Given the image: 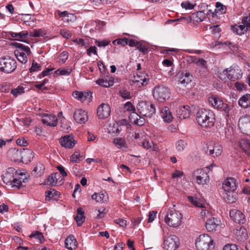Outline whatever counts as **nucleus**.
I'll use <instances>...</instances> for the list:
<instances>
[{
  "label": "nucleus",
  "instance_id": "40",
  "mask_svg": "<svg viewBox=\"0 0 250 250\" xmlns=\"http://www.w3.org/2000/svg\"><path fill=\"white\" fill-rule=\"evenodd\" d=\"M187 143L184 140H179L176 143V148L179 151H182L186 147Z\"/></svg>",
  "mask_w": 250,
  "mask_h": 250
},
{
  "label": "nucleus",
  "instance_id": "48",
  "mask_svg": "<svg viewBox=\"0 0 250 250\" xmlns=\"http://www.w3.org/2000/svg\"><path fill=\"white\" fill-rule=\"evenodd\" d=\"M58 13L60 17L64 18V21H68L69 17H73L74 15L68 14L66 11L61 12L60 10H58Z\"/></svg>",
  "mask_w": 250,
  "mask_h": 250
},
{
  "label": "nucleus",
  "instance_id": "61",
  "mask_svg": "<svg viewBox=\"0 0 250 250\" xmlns=\"http://www.w3.org/2000/svg\"><path fill=\"white\" fill-rule=\"evenodd\" d=\"M209 29L211 30V32L214 34H215L216 33H219L221 31L219 25H216L210 26Z\"/></svg>",
  "mask_w": 250,
  "mask_h": 250
},
{
  "label": "nucleus",
  "instance_id": "25",
  "mask_svg": "<svg viewBox=\"0 0 250 250\" xmlns=\"http://www.w3.org/2000/svg\"><path fill=\"white\" fill-rule=\"evenodd\" d=\"M78 243L73 235H69L65 240V246L69 250H75L77 248Z\"/></svg>",
  "mask_w": 250,
  "mask_h": 250
},
{
  "label": "nucleus",
  "instance_id": "7",
  "mask_svg": "<svg viewBox=\"0 0 250 250\" xmlns=\"http://www.w3.org/2000/svg\"><path fill=\"white\" fill-rule=\"evenodd\" d=\"M17 68V62L10 57L0 59V70L6 73H10Z\"/></svg>",
  "mask_w": 250,
  "mask_h": 250
},
{
  "label": "nucleus",
  "instance_id": "64",
  "mask_svg": "<svg viewBox=\"0 0 250 250\" xmlns=\"http://www.w3.org/2000/svg\"><path fill=\"white\" fill-rule=\"evenodd\" d=\"M114 222L120 225L122 227H125L126 225V221L123 219H118L114 221Z\"/></svg>",
  "mask_w": 250,
  "mask_h": 250
},
{
  "label": "nucleus",
  "instance_id": "24",
  "mask_svg": "<svg viewBox=\"0 0 250 250\" xmlns=\"http://www.w3.org/2000/svg\"><path fill=\"white\" fill-rule=\"evenodd\" d=\"M42 121L43 124L50 126H55L57 125V118L55 115H44Z\"/></svg>",
  "mask_w": 250,
  "mask_h": 250
},
{
  "label": "nucleus",
  "instance_id": "32",
  "mask_svg": "<svg viewBox=\"0 0 250 250\" xmlns=\"http://www.w3.org/2000/svg\"><path fill=\"white\" fill-rule=\"evenodd\" d=\"M77 215L74 218L78 226H81L85 220V217L84 215V211L81 208H79L77 209Z\"/></svg>",
  "mask_w": 250,
  "mask_h": 250
},
{
  "label": "nucleus",
  "instance_id": "45",
  "mask_svg": "<svg viewBox=\"0 0 250 250\" xmlns=\"http://www.w3.org/2000/svg\"><path fill=\"white\" fill-rule=\"evenodd\" d=\"M113 43L115 45H121L122 46H125L128 44V39L126 38H119L113 41Z\"/></svg>",
  "mask_w": 250,
  "mask_h": 250
},
{
  "label": "nucleus",
  "instance_id": "12",
  "mask_svg": "<svg viewBox=\"0 0 250 250\" xmlns=\"http://www.w3.org/2000/svg\"><path fill=\"white\" fill-rule=\"evenodd\" d=\"M229 215L232 220L239 224H244L246 221L245 216L243 213L241 211L236 209L231 210Z\"/></svg>",
  "mask_w": 250,
  "mask_h": 250
},
{
  "label": "nucleus",
  "instance_id": "38",
  "mask_svg": "<svg viewBox=\"0 0 250 250\" xmlns=\"http://www.w3.org/2000/svg\"><path fill=\"white\" fill-rule=\"evenodd\" d=\"M45 168V166L43 164L39 163L37 164L34 171L37 172V175L41 176L44 173Z\"/></svg>",
  "mask_w": 250,
  "mask_h": 250
},
{
  "label": "nucleus",
  "instance_id": "26",
  "mask_svg": "<svg viewBox=\"0 0 250 250\" xmlns=\"http://www.w3.org/2000/svg\"><path fill=\"white\" fill-rule=\"evenodd\" d=\"M176 112L180 119H186L189 116L190 107L188 105L180 106L177 108Z\"/></svg>",
  "mask_w": 250,
  "mask_h": 250
},
{
  "label": "nucleus",
  "instance_id": "16",
  "mask_svg": "<svg viewBox=\"0 0 250 250\" xmlns=\"http://www.w3.org/2000/svg\"><path fill=\"white\" fill-rule=\"evenodd\" d=\"M60 143L62 147L71 148L74 146L76 141L72 135H65L59 139Z\"/></svg>",
  "mask_w": 250,
  "mask_h": 250
},
{
  "label": "nucleus",
  "instance_id": "8",
  "mask_svg": "<svg viewBox=\"0 0 250 250\" xmlns=\"http://www.w3.org/2000/svg\"><path fill=\"white\" fill-rule=\"evenodd\" d=\"M242 23L243 24L232 25L231 27L232 31L239 35L244 34L250 30V14L249 16L242 19Z\"/></svg>",
  "mask_w": 250,
  "mask_h": 250
},
{
  "label": "nucleus",
  "instance_id": "22",
  "mask_svg": "<svg viewBox=\"0 0 250 250\" xmlns=\"http://www.w3.org/2000/svg\"><path fill=\"white\" fill-rule=\"evenodd\" d=\"M73 117L76 122L79 124L84 123L88 119L86 112L82 109L76 110Z\"/></svg>",
  "mask_w": 250,
  "mask_h": 250
},
{
  "label": "nucleus",
  "instance_id": "21",
  "mask_svg": "<svg viewBox=\"0 0 250 250\" xmlns=\"http://www.w3.org/2000/svg\"><path fill=\"white\" fill-rule=\"evenodd\" d=\"M7 35H10L12 38H9L10 40H16L25 42V40L23 39L27 38L28 33L27 31H24L20 32H14L9 31L7 32Z\"/></svg>",
  "mask_w": 250,
  "mask_h": 250
},
{
  "label": "nucleus",
  "instance_id": "47",
  "mask_svg": "<svg viewBox=\"0 0 250 250\" xmlns=\"http://www.w3.org/2000/svg\"><path fill=\"white\" fill-rule=\"evenodd\" d=\"M13 188H16L18 189L20 188L22 186V181L21 179L15 177L12 181V184H11Z\"/></svg>",
  "mask_w": 250,
  "mask_h": 250
},
{
  "label": "nucleus",
  "instance_id": "42",
  "mask_svg": "<svg viewBox=\"0 0 250 250\" xmlns=\"http://www.w3.org/2000/svg\"><path fill=\"white\" fill-rule=\"evenodd\" d=\"M226 7L222 3L220 2L216 3V9L215 10L216 13H219L220 14H223L226 13Z\"/></svg>",
  "mask_w": 250,
  "mask_h": 250
},
{
  "label": "nucleus",
  "instance_id": "34",
  "mask_svg": "<svg viewBox=\"0 0 250 250\" xmlns=\"http://www.w3.org/2000/svg\"><path fill=\"white\" fill-rule=\"evenodd\" d=\"M46 194V200H57L60 196V193L54 189H50L45 192Z\"/></svg>",
  "mask_w": 250,
  "mask_h": 250
},
{
  "label": "nucleus",
  "instance_id": "57",
  "mask_svg": "<svg viewBox=\"0 0 250 250\" xmlns=\"http://www.w3.org/2000/svg\"><path fill=\"white\" fill-rule=\"evenodd\" d=\"M95 43L99 47H105L108 45V44L110 43V41L106 40H104L102 41L96 40Z\"/></svg>",
  "mask_w": 250,
  "mask_h": 250
},
{
  "label": "nucleus",
  "instance_id": "52",
  "mask_svg": "<svg viewBox=\"0 0 250 250\" xmlns=\"http://www.w3.org/2000/svg\"><path fill=\"white\" fill-rule=\"evenodd\" d=\"M43 32L42 29L34 30L33 32L30 33V36L32 37H38L42 36Z\"/></svg>",
  "mask_w": 250,
  "mask_h": 250
},
{
  "label": "nucleus",
  "instance_id": "19",
  "mask_svg": "<svg viewBox=\"0 0 250 250\" xmlns=\"http://www.w3.org/2000/svg\"><path fill=\"white\" fill-rule=\"evenodd\" d=\"M220 221L213 217L208 218L206 222V228L209 232L215 231L217 227L220 225Z\"/></svg>",
  "mask_w": 250,
  "mask_h": 250
},
{
  "label": "nucleus",
  "instance_id": "15",
  "mask_svg": "<svg viewBox=\"0 0 250 250\" xmlns=\"http://www.w3.org/2000/svg\"><path fill=\"white\" fill-rule=\"evenodd\" d=\"M205 152L207 154L212 155L213 157H218L222 152V147L217 144L213 145L210 144L208 146Z\"/></svg>",
  "mask_w": 250,
  "mask_h": 250
},
{
  "label": "nucleus",
  "instance_id": "56",
  "mask_svg": "<svg viewBox=\"0 0 250 250\" xmlns=\"http://www.w3.org/2000/svg\"><path fill=\"white\" fill-rule=\"evenodd\" d=\"M30 237H34L39 239L40 242H42V239L43 238V236L41 232L39 231H35L33 232L30 235Z\"/></svg>",
  "mask_w": 250,
  "mask_h": 250
},
{
  "label": "nucleus",
  "instance_id": "62",
  "mask_svg": "<svg viewBox=\"0 0 250 250\" xmlns=\"http://www.w3.org/2000/svg\"><path fill=\"white\" fill-rule=\"evenodd\" d=\"M60 34L63 37L66 39L69 38L71 36L70 33L66 29H62L60 30Z\"/></svg>",
  "mask_w": 250,
  "mask_h": 250
},
{
  "label": "nucleus",
  "instance_id": "63",
  "mask_svg": "<svg viewBox=\"0 0 250 250\" xmlns=\"http://www.w3.org/2000/svg\"><path fill=\"white\" fill-rule=\"evenodd\" d=\"M83 94L84 101L89 102L91 100L92 93L91 92H84Z\"/></svg>",
  "mask_w": 250,
  "mask_h": 250
},
{
  "label": "nucleus",
  "instance_id": "46",
  "mask_svg": "<svg viewBox=\"0 0 250 250\" xmlns=\"http://www.w3.org/2000/svg\"><path fill=\"white\" fill-rule=\"evenodd\" d=\"M72 72L71 68H67V69H58L55 71V73L60 75H69Z\"/></svg>",
  "mask_w": 250,
  "mask_h": 250
},
{
  "label": "nucleus",
  "instance_id": "31",
  "mask_svg": "<svg viewBox=\"0 0 250 250\" xmlns=\"http://www.w3.org/2000/svg\"><path fill=\"white\" fill-rule=\"evenodd\" d=\"M129 118L130 120L132 118H133L134 120L133 121V123L134 124L137 125L139 126H142L144 125L145 122V120L144 118L140 117L138 114L135 113V112H132L129 116Z\"/></svg>",
  "mask_w": 250,
  "mask_h": 250
},
{
  "label": "nucleus",
  "instance_id": "28",
  "mask_svg": "<svg viewBox=\"0 0 250 250\" xmlns=\"http://www.w3.org/2000/svg\"><path fill=\"white\" fill-rule=\"evenodd\" d=\"M160 115L165 122L170 123L173 120L171 112L167 106H164L161 108Z\"/></svg>",
  "mask_w": 250,
  "mask_h": 250
},
{
  "label": "nucleus",
  "instance_id": "59",
  "mask_svg": "<svg viewBox=\"0 0 250 250\" xmlns=\"http://www.w3.org/2000/svg\"><path fill=\"white\" fill-rule=\"evenodd\" d=\"M223 250H238V248L235 244H227L224 246Z\"/></svg>",
  "mask_w": 250,
  "mask_h": 250
},
{
  "label": "nucleus",
  "instance_id": "41",
  "mask_svg": "<svg viewBox=\"0 0 250 250\" xmlns=\"http://www.w3.org/2000/svg\"><path fill=\"white\" fill-rule=\"evenodd\" d=\"M83 156L81 155L78 152H75L70 157V161L73 163H78L81 161V158Z\"/></svg>",
  "mask_w": 250,
  "mask_h": 250
},
{
  "label": "nucleus",
  "instance_id": "54",
  "mask_svg": "<svg viewBox=\"0 0 250 250\" xmlns=\"http://www.w3.org/2000/svg\"><path fill=\"white\" fill-rule=\"evenodd\" d=\"M41 69V65L34 61L32 63V66L29 70L30 72H35L39 71Z\"/></svg>",
  "mask_w": 250,
  "mask_h": 250
},
{
  "label": "nucleus",
  "instance_id": "35",
  "mask_svg": "<svg viewBox=\"0 0 250 250\" xmlns=\"http://www.w3.org/2000/svg\"><path fill=\"white\" fill-rule=\"evenodd\" d=\"M240 106L244 108H247L250 105V94H246L242 97L238 101Z\"/></svg>",
  "mask_w": 250,
  "mask_h": 250
},
{
  "label": "nucleus",
  "instance_id": "55",
  "mask_svg": "<svg viewBox=\"0 0 250 250\" xmlns=\"http://www.w3.org/2000/svg\"><path fill=\"white\" fill-rule=\"evenodd\" d=\"M121 97L125 99H128L130 98V92L126 89H122L120 91Z\"/></svg>",
  "mask_w": 250,
  "mask_h": 250
},
{
  "label": "nucleus",
  "instance_id": "5",
  "mask_svg": "<svg viewBox=\"0 0 250 250\" xmlns=\"http://www.w3.org/2000/svg\"><path fill=\"white\" fill-rule=\"evenodd\" d=\"M137 108L141 115L146 117L151 118L156 113L154 104L148 101L139 102Z\"/></svg>",
  "mask_w": 250,
  "mask_h": 250
},
{
  "label": "nucleus",
  "instance_id": "60",
  "mask_svg": "<svg viewBox=\"0 0 250 250\" xmlns=\"http://www.w3.org/2000/svg\"><path fill=\"white\" fill-rule=\"evenodd\" d=\"M128 44L130 46H136L137 47H138V46H141V43L140 42H139L133 39H131L129 40H128Z\"/></svg>",
  "mask_w": 250,
  "mask_h": 250
},
{
  "label": "nucleus",
  "instance_id": "37",
  "mask_svg": "<svg viewBox=\"0 0 250 250\" xmlns=\"http://www.w3.org/2000/svg\"><path fill=\"white\" fill-rule=\"evenodd\" d=\"M188 201L194 206L199 208H204V204L200 199L193 196H188Z\"/></svg>",
  "mask_w": 250,
  "mask_h": 250
},
{
  "label": "nucleus",
  "instance_id": "30",
  "mask_svg": "<svg viewBox=\"0 0 250 250\" xmlns=\"http://www.w3.org/2000/svg\"><path fill=\"white\" fill-rule=\"evenodd\" d=\"M34 158V153L28 149L22 148L21 160L26 162H30Z\"/></svg>",
  "mask_w": 250,
  "mask_h": 250
},
{
  "label": "nucleus",
  "instance_id": "23",
  "mask_svg": "<svg viewBox=\"0 0 250 250\" xmlns=\"http://www.w3.org/2000/svg\"><path fill=\"white\" fill-rule=\"evenodd\" d=\"M148 80V75L145 73L142 75L137 74L136 76L134 77V80H132V82L139 87H141L146 85Z\"/></svg>",
  "mask_w": 250,
  "mask_h": 250
},
{
  "label": "nucleus",
  "instance_id": "58",
  "mask_svg": "<svg viewBox=\"0 0 250 250\" xmlns=\"http://www.w3.org/2000/svg\"><path fill=\"white\" fill-rule=\"evenodd\" d=\"M181 6L185 9H192L194 8V5L188 1H183L181 3Z\"/></svg>",
  "mask_w": 250,
  "mask_h": 250
},
{
  "label": "nucleus",
  "instance_id": "33",
  "mask_svg": "<svg viewBox=\"0 0 250 250\" xmlns=\"http://www.w3.org/2000/svg\"><path fill=\"white\" fill-rule=\"evenodd\" d=\"M208 102L213 106L218 109L220 108L221 105H222L224 103L222 100H221L219 98L215 96H211L209 97Z\"/></svg>",
  "mask_w": 250,
  "mask_h": 250
},
{
  "label": "nucleus",
  "instance_id": "11",
  "mask_svg": "<svg viewBox=\"0 0 250 250\" xmlns=\"http://www.w3.org/2000/svg\"><path fill=\"white\" fill-rule=\"evenodd\" d=\"M193 176L195 177L198 184L205 185L209 181V176L206 170L197 169L194 171Z\"/></svg>",
  "mask_w": 250,
  "mask_h": 250
},
{
  "label": "nucleus",
  "instance_id": "10",
  "mask_svg": "<svg viewBox=\"0 0 250 250\" xmlns=\"http://www.w3.org/2000/svg\"><path fill=\"white\" fill-rule=\"evenodd\" d=\"M179 244L178 238L174 235L167 237L164 242V248L166 250H176Z\"/></svg>",
  "mask_w": 250,
  "mask_h": 250
},
{
  "label": "nucleus",
  "instance_id": "50",
  "mask_svg": "<svg viewBox=\"0 0 250 250\" xmlns=\"http://www.w3.org/2000/svg\"><path fill=\"white\" fill-rule=\"evenodd\" d=\"M73 96L78 100L81 101L82 102L84 101L83 98V92H79L78 91H75L73 93Z\"/></svg>",
  "mask_w": 250,
  "mask_h": 250
},
{
  "label": "nucleus",
  "instance_id": "18",
  "mask_svg": "<svg viewBox=\"0 0 250 250\" xmlns=\"http://www.w3.org/2000/svg\"><path fill=\"white\" fill-rule=\"evenodd\" d=\"M110 111V108L108 104H102L98 107L97 113L100 119H104L108 117Z\"/></svg>",
  "mask_w": 250,
  "mask_h": 250
},
{
  "label": "nucleus",
  "instance_id": "20",
  "mask_svg": "<svg viewBox=\"0 0 250 250\" xmlns=\"http://www.w3.org/2000/svg\"><path fill=\"white\" fill-rule=\"evenodd\" d=\"M239 129L244 134H248L250 132V121L246 117L239 119L238 123Z\"/></svg>",
  "mask_w": 250,
  "mask_h": 250
},
{
  "label": "nucleus",
  "instance_id": "53",
  "mask_svg": "<svg viewBox=\"0 0 250 250\" xmlns=\"http://www.w3.org/2000/svg\"><path fill=\"white\" fill-rule=\"evenodd\" d=\"M218 109L224 111L227 114L226 116L229 117L230 108L227 104L223 103L222 105H221L220 108Z\"/></svg>",
  "mask_w": 250,
  "mask_h": 250
},
{
  "label": "nucleus",
  "instance_id": "13",
  "mask_svg": "<svg viewBox=\"0 0 250 250\" xmlns=\"http://www.w3.org/2000/svg\"><path fill=\"white\" fill-rule=\"evenodd\" d=\"M17 175V171L13 167H9L1 176L3 182L6 185L12 184V181Z\"/></svg>",
  "mask_w": 250,
  "mask_h": 250
},
{
  "label": "nucleus",
  "instance_id": "3",
  "mask_svg": "<svg viewBox=\"0 0 250 250\" xmlns=\"http://www.w3.org/2000/svg\"><path fill=\"white\" fill-rule=\"evenodd\" d=\"M182 215L174 209H168L165 217V222L171 227H177L181 223Z\"/></svg>",
  "mask_w": 250,
  "mask_h": 250
},
{
  "label": "nucleus",
  "instance_id": "6",
  "mask_svg": "<svg viewBox=\"0 0 250 250\" xmlns=\"http://www.w3.org/2000/svg\"><path fill=\"white\" fill-rule=\"evenodd\" d=\"M153 95L156 100L164 102L169 98L170 92L167 87L161 85L154 88Z\"/></svg>",
  "mask_w": 250,
  "mask_h": 250
},
{
  "label": "nucleus",
  "instance_id": "17",
  "mask_svg": "<svg viewBox=\"0 0 250 250\" xmlns=\"http://www.w3.org/2000/svg\"><path fill=\"white\" fill-rule=\"evenodd\" d=\"M179 83L185 85L192 81V76L189 72L179 71L176 75Z\"/></svg>",
  "mask_w": 250,
  "mask_h": 250
},
{
  "label": "nucleus",
  "instance_id": "9",
  "mask_svg": "<svg viewBox=\"0 0 250 250\" xmlns=\"http://www.w3.org/2000/svg\"><path fill=\"white\" fill-rule=\"evenodd\" d=\"M223 73L227 76L229 80L232 81H235L240 79L242 75L241 69L237 66L226 68L223 71Z\"/></svg>",
  "mask_w": 250,
  "mask_h": 250
},
{
  "label": "nucleus",
  "instance_id": "43",
  "mask_svg": "<svg viewBox=\"0 0 250 250\" xmlns=\"http://www.w3.org/2000/svg\"><path fill=\"white\" fill-rule=\"evenodd\" d=\"M57 175V173H55V174H52L49 176L46 182L47 184L52 186H56L57 184V179L56 177Z\"/></svg>",
  "mask_w": 250,
  "mask_h": 250
},
{
  "label": "nucleus",
  "instance_id": "39",
  "mask_svg": "<svg viewBox=\"0 0 250 250\" xmlns=\"http://www.w3.org/2000/svg\"><path fill=\"white\" fill-rule=\"evenodd\" d=\"M193 18L195 19L196 22H201L206 18L205 14L203 11H198L193 14Z\"/></svg>",
  "mask_w": 250,
  "mask_h": 250
},
{
  "label": "nucleus",
  "instance_id": "51",
  "mask_svg": "<svg viewBox=\"0 0 250 250\" xmlns=\"http://www.w3.org/2000/svg\"><path fill=\"white\" fill-rule=\"evenodd\" d=\"M68 58V53L67 52L63 51L60 54L59 56V60L60 62L64 63Z\"/></svg>",
  "mask_w": 250,
  "mask_h": 250
},
{
  "label": "nucleus",
  "instance_id": "49",
  "mask_svg": "<svg viewBox=\"0 0 250 250\" xmlns=\"http://www.w3.org/2000/svg\"><path fill=\"white\" fill-rule=\"evenodd\" d=\"M24 92V88L22 86H19L17 88L13 89L11 90V94L15 96H17L19 94H21Z\"/></svg>",
  "mask_w": 250,
  "mask_h": 250
},
{
  "label": "nucleus",
  "instance_id": "4",
  "mask_svg": "<svg viewBox=\"0 0 250 250\" xmlns=\"http://www.w3.org/2000/svg\"><path fill=\"white\" fill-rule=\"evenodd\" d=\"M13 44L17 48L14 54L18 60L22 63L27 62V56L31 53L30 48L21 43L15 42Z\"/></svg>",
  "mask_w": 250,
  "mask_h": 250
},
{
  "label": "nucleus",
  "instance_id": "14",
  "mask_svg": "<svg viewBox=\"0 0 250 250\" xmlns=\"http://www.w3.org/2000/svg\"><path fill=\"white\" fill-rule=\"evenodd\" d=\"M224 190L229 193H233L236 189V180L233 178H228L222 184Z\"/></svg>",
  "mask_w": 250,
  "mask_h": 250
},
{
  "label": "nucleus",
  "instance_id": "44",
  "mask_svg": "<svg viewBox=\"0 0 250 250\" xmlns=\"http://www.w3.org/2000/svg\"><path fill=\"white\" fill-rule=\"evenodd\" d=\"M191 62L195 63L199 66H204L206 64V61L203 59H197L196 57H193L191 59Z\"/></svg>",
  "mask_w": 250,
  "mask_h": 250
},
{
  "label": "nucleus",
  "instance_id": "2",
  "mask_svg": "<svg viewBox=\"0 0 250 250\" xmlns=\"http://www.w3.org/2000/svg\"><path fill=\"white\" fill-rule=\"evenodd\" d=\"M197 250H213L214 248L213 240L208 234L200 235L195 243Z\"/></svg>",
  "mask_w": 250,
  "mask_h": 250
},
{
  "label": "nucleus",
  "instance_id": "1",
  "mask_svg": "<svg viewBox=\"0 0 250 250\" xmlns=\"http://www.w3.org/2000/svg\"><path fill=\"white\" fill-rule=\"evenodd\" d=\"M196 121L201 127L210 128L214 126L215 119L212 111L206 108H202L196 113Z\"/></svg>",
  "mask_w": 250,
  "mask_h": 250
},
{
  "label": "nucleus",
  "instance_id": "27",
  "mask_svg": "<svg viewBox=\"0 0 250 250\" xmlns=\"http://www.w3.org/2000/svg\"><path fill=\"white\" fill-rule=\"evenodd\" d=\"M22 148L19 149L16 148H11L9 149L8 154L11 160L18 161L21 160Z\"/></svg>",
  "mask_w": 250,
  "mask_h": 250
},
{
  "label": "nucleus",
  "instance_id": "36",
  "mask_svg": "<svg viewBox=\"0 0 250 250\" xmlns=\"http://www.w3.org/2000/svg\"><path fill=\"white\" fill-rule=\"evenodd\" d=\"M96 83L104 87H108L113 85L114 81L112 80H108L107 78H101L97 80Z\"/></svg>",
  "mask_w": 250,
  "mask_h": 250
},
{
  "label": "nucleus",
  "instance_id": "29",
  "mask_svg": "<svg viewBox=\"0 0 250 250\" xmlns=\"http://www.w3.org/2000/svg\"><path fill=\"white\" fill-rule=\"evenodd\" d=\"M239 145L241 150L246 154L250 156V140L242 139L240 140Z\"/></svg>",
  "mask_w": 250,
  "mask_h": 250
}]
</instances>
